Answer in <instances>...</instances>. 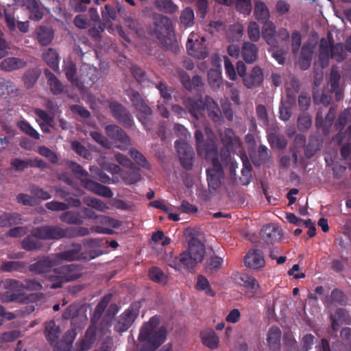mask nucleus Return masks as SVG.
<instances>
[{
    "label": "nucleus",
    "mask_w": 351,
    "mask_h": 351,
    "mask_svg": "<svg viewBox=\"0 0 351 351\" xmlns=\"http://www.w3.org/2000/svg\"><path fill=\"white\" fill-rule=\"evenodd\" d=\"M158 319L152 317L141 328L138 340L143 344L140 351H156L167 338V329L164 326L157 328Z\"/></svg>",
    "instance_id": "f257e3e1"
},
{
    "label": "nucleus",
    "mask_w": 351,
    "mask_h": 351,
    "mask_svg": "<svg viewBox=\"0 0 351 351\" xmlns=\"http://www.w3.org/2000/svg\"><path fill=\"white\" fill-rule=\"evenodd\" d=\"M204 255V243L198 239H192L189 243L188 250L182 252L179 257L170 261L169 265L177 271H180L182 267L191 271L203 261Z\"/></svg>",
    "instance_id": "f03ea898"
},
{
    "label": "nucleus",
    "mask_w": 351,
    "mask_h": 351,
    "mask_svg": "<svg viewBox=\"0 0 351 351\" xmlns=\"http://www.w3.org/2000/svg\"><path fill=\"white\" fill-rule=\"evenodd\" d=\"M62 318L71 319V328L64 334L63 339L65 346L71 348L77 333L84 327L88 320L86 311L78 304H71L64 311Z\"/></svg>",
    "instance_id": "7ed1b4c3"
},
{
    "label": "nucleus",
    "mask_w": 351,
    "mask_h": 351,
    "mask_svg": "<svg viewBox=\"0 0 351 351\" xmlns=\"http://www.w3.org/2000/svg\"><path fill=\"white\" fill-rule=\"evenodd\" d=\"M155 33L160 45L165 50L174 52L178 49V45L173 37L172 23L170 19L162 14L154 16Z\"/></svg>",
    "instance_id": "20e7f679"
},
{
    "label": "nucleus",
    "mask_w": 351,
    "mask_h": 351,
    "mask_svg": "<svg viewBox=\"0 0 351 351\" xmlns=\"http://www.w3.org/2000/svg\"><path fill=\"white\" fill-rule=\"evenodd\" d=\"M344 47L342 43H334L333 38L328 35L327 38H322L320 40L319 60L322 66L328 64L330 58L341 62L345 59Z\"/></svg>",
    "instance_id": "39448f33"
},
{
    "label": "nucleus",
    "mask_w": 351,
    "mask_h": 351,
    "mask_svg": "<svg viewBox=\"0 0 351 351\" xmlns=\"http://www.w3.org/2000/svg\"><path fill=\"white\" fill-rule=\"evenodd\" d=\"M211 161L212 167L206 169L207 182L213 190L218 189L221 184V179L224 177L222 165L219 160V154L206 158Z\"/></svg>",
    "instance_id": "423d86ee"
},
{
    "label": "nucleus",
    "mask_w": 351,
    "mask_h": 351,
    "mask_svg": "<svg viewBox=\"0 0 351 351\" xmlns=\"http://www.w3.org/2000/svg\"><path fill=\"white\" fill-rule=\"evenodd\" d=\"M32 234L41 240H60L67 238L66 228L59 226L45 225L32 229Z\"/></svg>",
    "instance_id": "0eeeda50"
},
{
    "label": "nucleus",
    "mask_w": 351,
    "mask_h": 351,
    "mask_svg": "<svg viewBox=\"0 0 351 351\" xmlns=\"http://www.w3.org/2000/svg\"><path fill=\"white\" fill-rule=\"evenodd\" d=\"M197 153L199 156L210 157L219 154L217 146L213 139L204 141V134L199 130L195 132Z\"/></svg>",
    "instance_id": "6e6552de"
},
{
    "label": "nucleus",
    "mask_w": 351,
    "mask_h": 351,
    "mask_svg": "<svg viewBox=\"0 0 351 351\" xmlns=\"http://www.w3.org/2000/svg\"><path fill=\"white\" fill-rule=\"evenodd\" d=\"M139 314V306L133 304L126 309L119 317L114 328V330L122 333L128 330Z\"/></svg>",
    "instance_id": "1a4fd4ad"
},
{
    "label": "nucleus",
    "mask_w": 351,
    "mask_h": 351,
    "mask_svg": "<svg viewBox=\"0 0 351 351\" xmlns=\"http://www.w3.org/2000/svg\"><path fill=\"white\" fill-rule=\"evenodd\" d=\"M175 147L182 167L186 170L191 169L194 160L193 148L182 140H177L175 142Z\"/></svg>",
    "instance_id": "9d476101"
},
{
    "label": "nucleus",
    "mask_w": 351,
    "mask_h": 351,
    "mask_svg": "<svg viewBox=\"0 0 351 351\" xmlns=\"http://www.w3.org/2000/svg\"><path fill=\"white\" fill-rule=\"evenodd\" d=\"M109 109L113 116L123 127L132 128L134 121L131 113L121 104L117 101H112L109 104Z\"/></svg>",
    "instance_id": "9b49d317"
},
{
    "label": "nucleus",
    "mask_w": 351,
    "mask_h": 351,
    "mask_svg": "<svg viewBox=\"0 0 351 351\" xmlns=\"http://www.w3.org/2000/svg\"><path fill=\"white\" fill-rule=\"evenodd\" d=\"M101 337V335L99 333V330H97V323L90 322V325L86 329L84 338L76 343L77 350H89L97 337Z\"/></svg>",
    "instance_id": "f8f14e48"
},
{
    "label": "nucleus",
    "mask_w": 351,
    "mask_h": 351,
    "mask_svg": "<svg viewBox=\"0 0 351 351\" xmlns=\"http://www.w3.org/2000/svg\"><path fill=\"white\" fill-rule=\"evenodd\" d=\"M106 134L112 139L119 142L118 147L125 150L130 145V138L128 135L118 125H108L105 127Z\"/></svg>",
    "instance_id": "ddd939ff"
},
{
    "label": "nucleus",
    "mask_w": 351,
    "mask_h": 351,
    "mask_svg": "<svg viewBox=\"0 0 351 351\" xmlns=\"http://www.w3.org/2000/svg\"><path fill=\"white\" fill-rule=\"evenodd\" d=\"M82 267L78 264L62 265L56 268V272L62 275L65 282L75 280L82 276Z\"/></svg>",
    "instance_id": "4468645a"
},
{
    "label": "nucleus",
    "mask_w": 351,
    "mask_h": 351,
    "mask_svg": "<svg viewBox=\"0 0 351 351\" xmlns=\"http://www.w3.org/2000/svg\"><path fill=\"white\" fill-rule=\"evenodd\" d=\"M351 121V109H345L340 113L339 117L335 123V130L338 131V133L332 137V141L340 145L343 143L345 139L344 133L341 131L344 127Z\"/></svg>",
    "instance_id": "2eb2a0df"
},
{
    "label": "nucleus",
    "mask_w": 351,
    "mask_h": 351,
    "mask_svg": "<svg viewBox=\"0 0 351 351\" xmlns=\"http://www.w3.org/2000/svg\"><path fill=\"white\" fill-rule=\"evenodd\" d=\"M81 184L83 187L98 195L107 198H111L113 196V193L110 187L102 185L88 178H82Z\"/></svg>",
    "instance_id": "dca6fc26"
},
{
    "label": "nucleus",
    "mask_w": 351,
    "mask_h": 351,
    "mask_svg": "<svg viewBox=\"0 0 351 351\" xmlns=\"http://www.w3.org/2000/svg\"><path fill=\"white\" fill-rule=\"evenodd\" d=\"M282 230L271 224L264 226L260 231V237L267 244H272L281 240Z\"/></svg>",
    "instance_id": "f3484780"
},
{
    "label": "nucleus",
    "mask_w": 351,
    "mask_h": 351,
    "mask_svg": "<svg viewBox=\"0 0 351 351\" xmlns=\"http://www.w3.org/2000/svg\"><path fill=\"white\" fill-rule=\"evenodd\" d=\"M57 264V261L49 256L38 258L35 263L28 266V269L35 274L47 273Z\"/></svg>",
    "instance_id": "a211bd4d"
},
{
    "label": "nucleus",
    "mask_w": 351,
    "mask_h": 351,
    "mask_svg": "<svg viewBox=\"0 0 351 351\" xmlns=\"http://www.w3.org/2000/svg\"><path fill=\"white\" fill-rule=\"evenodd\" d=\"M205 38H202L201 41L196 40L193 42L191 38H189L186 43V49L190 56L198 59H204L208 56V51L204 44Z\"/></svg>",
    "instance_id": "6ab92c4d"
},
{
    "label": "nucleus",
    "mask_w": 351,
    "mask_h": 351,
    "mask_svg": "<svg viewBox=\"0 0 351 351\" xmlns=\"http://www.w3.org/2000/svg\"><path fill=\"white\" fill-rule=\"evenodd\" d=\"M82 250L81 244L73 243L66 250L57 254V256L62 260L69 261L87 258L86 256L83 255Z\"/></svg>",
    "instance_id": "aec40b11"
},
{
    "label": "nucleus",
    "mask_w": 351,
    "mask_h": 351,
    "mask_svg": "<svg viewBox=\"0 0 351 351\" xmlns=\"http://www.w3.org/2000/svg\"><path fill=\"white\" fill-rule=\"evenodd\" d=\"M245 265L253 269H258L265 265L263 252L258 250H251L244 257Z\"/></svg>",
    "instance_id": "412c9836"
},
{
    "label": "nucleus",
    "mask_w": 351,
    "mask_h": 351,
    "mask_svg": "<svg viewBox=\"0 0 351 351\" xmlns=\"http://www.w3.org/2000/svg\"><path fill=\"white\" fill-rule=\"evenodd\" d=\"M183 104L189 113L195 119H199V115L202 113L206 107V99L186 97L184 99Z\"/></svg>",
    "instance_id": "4be33fe9"
},
{
    "label": "nucleus",
    "mask_w": 351,
    "mask_h": 351,
    "mask_svg": "<svg viewBox=\"0 0 351 351\" xmlns=\"http://www.w3.org/2000/svg\"><path fill=\"white\" fill-rule=\"evenodd\" d=\"M296 97L293 93L291 95L289 90H287L286 99L281 100V104L279 108L280 119L282 121H288L291 116V110L295 106Z\"/></svg>",
    "instance_id": "5701e85b"
},
{
    "label": "nucleus",
    "mask_w": 351,
    "mask_h": 351,
    "mask_svg": "<svg viewBox=\"0 0 351 351\" xmlns=\"http://www.w3.org/2000/svg\"><path fill=\"white\" fill-rule=\"evenodd\" d=\"M264 80V75L262 69L256 66L253 67L251 72L247 73L243 79V85L247 88H252L258 86Z\"/></svg>",
    "instance_id": "b1692460"
},
{
    "label": "nucleus",
    "mask_w": 351,
    "mask_h": 351,
    "mask_svg": "<svg viewBox=\"0 0 351 351\" xmlns=\"http://www.w3.org/2000/svg\"><path fill=\"white\" fill-rule=\"evenodd\" d=\"M258 49L251 42H244L241 47V56L247 64L255 62L258 58Z\"/></svg>",
    "instance_id": "393cba45"
},
{
    "label": "nucleus",
    "mask_w": 351,
    "mask_h": 351,
    "mask_svg": "<svg viewBox=\"0 0 351 351\" xmlns=\"http://www.w3.org/2000/svg\"><path fill=\"white\" fill-rule=\"evenodd\" d=\"M205 108L207 109L208 115L213 122L217 124L223 122L221 110L215 100L209 96L206 97Z\"/></svg>",
    "instance_id": "a878e982"
},
{
    "label": "nucleus",
    "mask_w": 351,
    "mask_h": 351,
    "mask_svg": "<svg viewBox=\"0 0 351 351\" xmlns=\"http://www.w3.org/2000/svg\"><path fill=\"white\" fill-rule=\"evenodd\" d=\"M27 62L25 60L16 58L9 57L3 59L0 63V69L5 72H12L25 67Z\"/></svg>",
    "instance_id": "bb28decb"
},
{
    "label": "nucleus",
    "mask_w": 351,
    "mask_h": 351,
    "mask_svg": "<svg viewBox=\"0 0 351 351\" xmlns=\"http://www.w3.org/2000/svg\"><path fill=\"white\" fill-rule=\"evenodd\" d=\"M23 5L29 12V19L34 21H39L44 16V12L38 0H25Z\"/></svg>",
    "instance_id": "cd10ccee"
},
{
    "label": "nucleus",
    "mask_w": 351,
    "mask_h": 351,
    "mask_svg": "<svg viewBox=\"0 0 351 351\" xmlns=\"http://www.w3.org/2000/svg\"><path fill=\"white\" fill-rule=\"evenodd\" d=\"M0 270L3 272L25 274L28 270V264L23 261H3L0 266Z\"/></svg>",
    "instance_id": "c85d7f7f"
},
{
    "label": "nucleus",
    "mask_w": 351,
    "mask_h": 351,
    "mask_svg": "<svg viewBox=\"0 0 351 351\" xmlns=\"http://www.w3.org/2000/svg\"><path fill=\"white\" fill-rule=\"evenodd\" d=\"M135 110L137 111L136 116L139 121L144 125L147 130H150L152 129V124L148 117L152 114V108L144 101L138 105V106L135 108Z\"/></svg>",
    "instance_id": "c756f323"
},
{
    "label": "nucleus",
    "mask_w": 351,
    "mask_h": 351,
    "mask_svg": "<svg viewBox=\"0 0 351 351\" xmlns=\"http://www.w3.org/2000/svg\"><path fill=\"white\" fill-rule=\"evenodd\" d=\"M262 27V37L266 43L272 47H278V41L276 38V27L271 22L263 23Z\"/></svg>",
    "instance_id": "7c9ffc66"
},
{
    "label": "nucleus",
    "mask_w": 351,
    "mask_h": 351,
    "mask_svg": "<svg viewBox=\"0 0 351 351\" xmlns=\"http://www.w3.org/2000/svg\"><path fill=\"white\" fill-rule=\"evenodd\" d=\"M22 223L21 215L18 213L3 212L0 215V227H10Z\"/></svg>",
    "instance_id": "2f4dec72"
},
{
    "label": "nucleus",
    "mask_w": 351,
    "mask_h": 351,
    "mask_svg": "<svg viewBox=\"0 0 351 351\" xmlns=\"http://www.w3.org/2000/svg\"><path fill=\"white\" fill-rule=\"evenodd\" d=\"M44 74L47 80L51 92L55 95L61 94L64 90L62 82L48 69L44 70Z\"/></svg>",
    "instance_id": "473e14b6"
},
{
    "label": "nucleus",
    "mask_w": 351,
    "mask_h": 351,
    "mask_svg": "<svg viewBox=\"0 0 351 351\" xmlns=\"http://www.w3.org/2000/svg\"><path fill=\"white\" fill-rule=\"evenodd\" d=\"M281 335L282 332L278 327L272 326L269 329L267 341L269 347L274 351L280 348Z\"/></svg>",
    "instance_id": "72a5a7b5"
},
{
    "label": "nucleus",
    "mask_w": 351,
    "mask_h": 351,
    "mask_svg": "<svg viewBox=\"0 0 351 351\" xmlns=\"http://www.w3.org/2000/svg\"><path fill=\"white\" fill-rule=\"evenodd\" d=\"M221 140L224 147L233 148L239 144V139L231 128H226L223 132L219 133Z\"/></svg>",
    "instance_id": "f704fd0d"
},
{
    "label": "nucleus",
    "mask_w": 351,
    "mask_h": 351,
    "mask_svg": "<svg viewBox=\"0 0 351 351\" xmlns=\"http://www.w3.org/2000/svg\"><path fill=\"white\" fill-rule=\"evenodd\" d=\"M335 110L333 108H330L328 110V112L325 117L324 121H320L319 119V114L317 113L315 120V125L317 128H323V133L325 135H327L329 132V130L332 125V123L335 120Z\"/></svg>",
    "instance_id": "c9c22d12"
},
{
    "label": "nucleus",
    "mask_w": 351,
    "mask_h": 351,
    "mask_svg": "<svg viewBox=\"0 0 351 351\" xmlns=\"http://www.w3.org/2000/svg\"><path fill=\"white\" fill-rule=\"evenodd\" d=\"M313 51L309 45H304L302 47L300 56L298 59V64L302 70L309 68L312 60Z\"/></svg>",
    "instance_id": "e433bc0d"
},
{
    "label": "nucleus",
    "mask_w": 351,
    "mask_h": 351,
    "mask_svg": "<svg viewBox=\"0 0 351 351\" xmlns=\"http://www.w3.org/2000/svg\"><path fill=\"white\" fill-rule=\"evenodd\" d=\"M53 38V32L51 28L40 26L36 30V38L43 46L49 45Z\"/></svg>",
    "instance_id": "4c0bfd02"
},
{
    "label": "nucleus",
    "mask_w": 351,
    "mask_h": 351,
    "mask_svg": "<svg viewBox=\"0 0 351 351\" xmlns=\"http://www.w3.org/2000/svg\"><path fill=\"white\" fill-rule=\"evenodd\" d=\"M43 59L45 63L53 71H57L59 68L60 57L58 52L51 48L47 49L43 53Z\"/></svg>",
    "instance_id": "58836bf2"
},
{
    "label": "nucleus",
    "mask_w": 351,
    "mask_h": 351,
    "mask_svg": "<svg viewBox=\"0 0 351 351\" xmlns=\"http://www.w3.org/2000/svg\"><path fill=\"white\" fill-rule=\"evenodd\" d=\"M41 71L39 69L32 68L27 70L22 76L26 88H32L40 77Z\"/></svg>",
    "instance_id": "ea45409f"
},
{
    "label": "nucleus",
    "mask_w": 351,
    "mask_h": 351,
    "mask_svg": "<svg viewBox=\"0 0 351 351\" xmlns=\"http://www.w3.org/2000/svg\"><path fill=\"white\" fill-rule=\"evenodd\" d=\"M202 343L211 350L218 348L219 339L214 330L204 331L201 332Z\"/></svg>",
    "instance_id": "a19ab883"
},
{
    "label": "nucleus",
    "mask_w": 351,
    "mask_h": 351,
    "mask_svg": "<svg viewBox=\"0 0 351 351\" xmlns=\"http://www.w3.org/2000/svg\"><path fill=\"white\" fill-rule=\"evenodd\" d=\"M61 221L71 225H82V217L78 212L73 210H64L60 216Z\"/></svg>",
    "instance_id": "79ce46f5"
},
{
    "label": "nucleus",
    "mask_w": 351,
    "mask_h": 351,
    "mask_svg": "<svg viewBox=\"0 0 351 351\" xmlns=\"http://www.w3.org/2000/svg\"><path fill=\"white\" fill-rule=\"evenodd\" d=\"M40 239L36 238L32 234V230L30 234L27 236L21 242V247L28 252L40 250L43 247Z\"/></svg>",
    "instance_id": "37998d69"
},
{
    "label": "nucleus",
    "mask_w": 351,
    "mask_h": 351,
    "mask_svg": "<svg viewBox=\"0 0 351 351\" xmlns=\"http://www.w3.org/2000/svg\"><path fill=\"white\" fill-rule=\"evenodd\" d=\"M112 299L111 294H107L104 295L101 301L97 304L95 311L93 313V316L91 318L92 322L97 323L98 320L100 319L107 306Z\"/></svg>",
    "instance_id": "c03bdc74"
},
{
    "label": "nucleus",
    "mask_w": 351,
    "mask_h": 351,
    "mask_svg": "<svg viewBox=\"0 0 351 351\" xmlns=\"http://www.w3.org/2000/svg\"><path fill=\"white\" fill-rule=\"evenodd\" d=\"M64 71L67 80L77 86L79 79L77 76V67L72 60H67L64 62Z\"/></svg>",
    "instance_id": "a18cd8bd"
},
{
    "label": "nucleus",
    "mask_w": 351,
    "mask_h": 351,
    "mask_svg": "<svg viewBox=\"0 0 351 351\" xmlns=\"http://www.w3.org/2000/svg\"><path fill=\"white\" fill-rule=\"evenodd\" d=\"M254 15L256 19L261 23L268 21L269 12L267 5L262 1H257L254 6Z\"/></svg>",
    "instance_id": "49530a36"
},
{
    "label": "nucleus",
    "mask_w": 351,
    "mask_h": 351,
    "mask_svg": "<svg viewBox=\"0 0 351 351\" xmlns=\"http://www.w3.org/2000/svg\"><path fill=\"white\" fill-rule=\"evenodd\" d=\"M239 280V283L242 286L250 289L253 293H257L259 288V284L254 277L246 274H242L240 275Z\"/></svg>",
    "instance_id": "de8ad7c7"
},
{
    "label": "nucleus",
    "mask_w": 351,
    "mask_h": 351,
    "mask_svg": "<svg viewBox=\"0 0 351 351\" xmlns=\"http://www.w3.org/2000/svg\"><path fill=\"white\" fill-rule=\"evenodd\" d=\"M60 335V330L54 321H50L45 327V337L51 344L56 342Z\"/></svg>",
    "instance_id": "09e8293b"
},
{
    "label": "nucleus",
    "mask_w": 351,
    "mask_h": 351,
    "mask_svg": "<svg viewBox=\"0 0 351 351\" xmlns=\"http://www.w3.org/2000/svg\"><path fill=\"white\" fill-rule=\"evenodd\" d=\"M223 263V258L214 255L207 259L205 269L207 272L213 274L217 272L221 268Z\"/></svg>",
    "instance_id": "8fccbe9b"
},
{
    "label": "nucleus",
    "mask_w": 351,
    "mask_h": 351,
    "mask_svg": "<svg viewBox=\"0 0 351 351\" xmlns=\"http://www.w3.org/2000/svg\"><path fill=\"white\" fill-rule=\"evenodd\" d=\"M142 177L139 169L134 167L124 171L122 179L126 184H133L141 180Z\"/></svg>",
    "instance_id": "3c124183"
},
{
    "label": "nucleus",
    "mask_w": 351,
    "mask_h": 351,
    "mask_svg": "<svg viewBox=\"0 0 351 351\" xmlns=\"http://www.w3.org/2000/svg\"><path fill=\"white\" fill-rule=\"evenodd\" d=\"M208 82L213 90L218 89L222 82L221 73L218 69H210L208 73Z\"/></svg>",
    "instance_id": "603ef678"
},
{
    "label": "nucleus",
    "mask_w": 351,
    "mask_h": 351,
    "mask_svg": "<svg viewBox=\"0 0 351 351\" xmlns=\"http://www.w3.org/2000/svg\"><path fill=\"white\" fill-rule=\"evenodd\" d=\"M149 278L154 282L165 285L167 282V276L157 267H153L149 270Z\"/></svg>",
    "instance_id": "864d4df0"
},
{
    "label": "nucleus",
    "mask_w": 351,
    "mask_h": 351,
    "mask_svg": "<svg viewBox=\"0 0 351 351\" xmlns=\"http://www.w3.org/2000/svg\"><path fill=\"white\" fill-rule=\"evenodd\" d=\"M130 155L135 162L145 169H150L151 165L146 158L137 149H132L130 150Z\"/></svg>",
    "instance_id": "5fc2aeb1"
},
{
    "label": "nucleus",
    "mask_w": 351,
    "mask_h": 351,
    "mask_svg": "<svg viewBox=\"0 0 351 351\" xmlns=\"http://www.w3.org/2000/svg\"><path fill=\"white\" fill-rule=\"evenodd\" d=\"M306 144V137L303 134H297L293 140L294 147L291 149L292 158L295 165L298 163V152L299 148L304 147Z\"/></svg>",
    "instance_id": "6e6d98bb"
},
{
    "label": "nucleus",
    "mask_w": 351,
    "mask_h": 351,
    "mask_svg": "<svg viewBox=\"0 0 351 351\" xmlns=\"http://www.w3.org/2000/svg\"><path fill=\"white\" fill-rule=\"evenodd\" d=\"M66 165L80 180L82 178H88L89 176L86 170H85L80 165L74 161L67 160L66 162Z\"/></svg>",
    "instance_id": "4d7b16f0"
},
{
    "label": "nucleus",
    "mask_w": 351,
    "mask_h": 351,
    "mask_svg": "<svg viewBox=\"0 0 351 351\" xmlns=\"http://www.w3.org/2000/svg\"><path fill=\"white\" fill-rule=\"evenodd\" d=\"M19 129L34 139H40V134L27 121H21L17 123Z\"/></svg>",
    "instance_id": "13d9d810"
},
{
    "label": "nucleus",
    "mask_w": 351,
    "mask_h": 351,
    "mask_svg": "<svg viewBox=\"0 0 351 351\" xmlns=\"http://www.w3.org/2000/svg\"><path fill=\"white\" fill-rule=\"evenodd\" d=\"M243 167L241 170L242 176L239 180L243 185H247L251 182L252 167L247 159L243 161Z\"/></svg>",
    "instance_id": "bf43d9fd"
},
{
    "label": "nucleus",
    "mask_w": 351,
    "mask_h": 351,
    "mask_svg": "<svg viewBox=\"0 0 351 351\" xmlns=\"http://www.w3.org/2000/svg\"><path fill=\"white\" fill-rule=\"evenodd\" d=\"M156 6L160 10L171 14L175 13L178 9L172 0H158L156 1Z\"/></svg>",
    "instance_id": "052dcab7"
},
{
    "label": "nucleus",
    "mask_w": 351,
    "mask_h": 351,
    "mask_svg": "<svg viewBox=\"0 0 351 351\" xmlns=\"http://www.w3.org/2000/svg\"><path fill=\"white\" fill-rule=\"evenodd\" d=\"M196 287L198 290L204 291L209 296L215 295V292L210 288L208 279L202 275L198 276Z\"/></svg>",
    "instance_id": "680f3d73"
},
{
    "label": "nucleus",
    "mask_w": 351,
    "mask_h": 351,
    "mask_svg": "<svg viewBox=\"0 0 351 351\" xmlns=\"http://www.w3.org/2000/svg\"><path fill=\"white\" fill-rule=\"evenodd\" d=\"M67 239L75 237H85L89 234V229L82 226L78 227H67L66 228Z\"/></svg>",
    "instance_id": "e2e57ef3"
},
{
    "label": "nucleus",
    "mask_w": 351,
    "mask_h": 351,
    "mask_svg": "<svg viewBox=\"0 0 351 351\" xmlns=\"http://www.w3.org/2000/svg\"><path fill=\"white\" fill-rule=\"evenodd\" d=\"M181 23L186 27H191L194 24V12L190 8H185L181 13L180 17Z\"/></svg>",
    "instance_id": "0e129e2a"
},
{
    "label": "nucleus",
    "mask_w": 351,
    "mask_h": 351,
    "mask_svg": "<svg viewBox=\"0 0 351 351\" xmlns=\"http://www.w3.org/2000/svg\"><path fill=\"white\" fill-rule=\"evenodd\" d=\"M297 123L299 130H307L312 125V118L308 113H302L299 115Z\"/></svg>",
    "instance_id": "69168bd1"
},
{
    "label": "nucleus",
    "mask_w": 351,
    "mask_h": 351,
    "mask_svg": "<svg viewBox=\"0 0 351 351\" xmlns=\"http://www.w3.org/2000/svg\"><path fill=\"white\" fill-rule=\"evenodd\" d=\"M47 279L48 281L50 282L49 286L51 289L60 288L62 286L64 283H65L63 278H62V275L57 274L56 272V269H54L52 274L48 275Z\"/></svg>",
    "instance_id": "338daca9"
},
{
    "label": "nucleus",
    "mask_w": 351,
    "mask_h": 351,
    "mask_svg": "<svg viewBox=\"0 0 351 351\" xmlns=\"http://www.w3.org/2000/svg\"><path fill=\"white\" fill-rule=\"evenodd\" d=\"M244 27L241 24L237 23L229 29L228 38L234 40H239L243 34Z\"/></svg>",
    "instance_id": "774afa93"
}]
</instances>
